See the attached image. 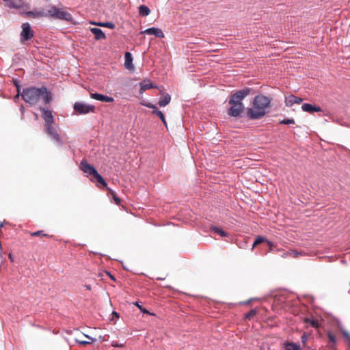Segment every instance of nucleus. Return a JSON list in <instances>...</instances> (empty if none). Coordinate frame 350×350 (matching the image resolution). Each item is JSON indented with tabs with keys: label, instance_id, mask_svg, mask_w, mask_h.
<instances>
[{
	"label": "nucleus",
	"instance_id": "f257e3e1",
	"mask_svg": "<svg viewBox=\"0 0 350 350\" xmlns=\"http://www.w3.org/2000/svg\"><path fill=\"white\" fill-rule=\"evenodd\" d=\"M250 94V89H242L232 94L228 100L230 107L228 110V115L232 117H239L244 110L243 100Z\"/></svg>",
	"mask_w": 350,
	"mask_h": 350
},
{
	"label": "nucleus",
	"instance_id": "f03ea898",
	"mask_svg": "<svg viewBox=\"0 0 350 350\" xmlns=\"http://www.w3.org/2000/svg\"><path fill=\"white\" fill-rule=\"evenodd\" d=\"M271 98L264 95H258L255 97L253 107L247 111V115L252 120L262 118L266 113V109L269 107Z\"/></svg>",
	"mask_w": 350,
	"mask_h": 350
},
{
	"label": "nucleus",
	"instance_id": "7ed1b4c3",
	"mask_svg": "<svg viewBox=\"0 0 350 350\" xmlns=\"http://www.w3.org/2000/svg\"><path fill=\"white\" fill-rule=\"evenodd\" d=\"M47 89H23L21 93L24 100L31 105L36 103L40 99L42 98L45 103H49L52 97L46 91Z\"/></svg>",
	"mask_w": 350,
	"mask_h": 350
},
{
	"label": "nucleus",
	"instance_id": "20e7f679",
	"mask_svg": "<svg viewBox=\"0 0 350 350\" xmlns=\"http://www.w3.org/2000/svg\"><path fill=\"white\" fill-rule=\"evenodd\" d=\"M45 16L67 21H70L72 19V16L69 12L60 10L55 5L51 6L48 10L47 13H45Z\"/></svg>",
	"mask_w": 350,
	"mask_h": 350
},
{
	"label": "nucleus",
	"instance_id": "39448f33",
	"mask_svg": "<svg viewBox=\"0 0 350 350\" xmlns=\"http://www.w3.org/2000/svg\"><path fill=\"white\" fill-rule=\"evenodd\" d=\"M74 113L77 116L85 115L95 111V106L81 102H76L73 106Z\"/></svg>",
	"mask_w": 350,
	"mask_h": 350
},
{
	"label": "nucleus",
	"instance_id": "423d86ee",
	"mask_svg": "<svg viewBox=\"0 0 350 350\" xmlns=\"http://www.w3.org/2000/svg\"><path fill=\"white\" fill-rule=\"evenodd\" d=\"M22 31L21 32V41L24 42L31 40L34 36L33 31L31 29L29 23H24L21 25Z\"/></svg>",
	"mask_w": 350,
	"mask_h": 350
},
{
	"label": "nucleus",
	"instance_id": "0eeeda50",
	"mask_svg": "<svg viewBox=\"0 0 350 350\" xmlns=\"http://www.w3.org/2000/svg\"><path fill=\"white\" fill-rule=\"evenodd\" d=\"M40 110L42 113V118L44 120V125L54 124L55 118L51 110L46 109L43 107H40Z\"/></svg>",
	"mask_w": 350,
	"mask_h": 350
},
{
	"label": "nucleus",
	"instance_id": "6e6552de",
	"mask_svg": "<svg viewBox=\"0 0 350 350\" xmlns=\"http://www.w3.org/2000/svg\"><path fill=\"white\" fill-rule=\"evenodd\" d=\"M80 169L85 174L92 175V176L97 172L95 167L89 164L86 160H82L80 163Z\"/></svg>",
	"mask_w": 350,
	"mask_h": 350
},
{
	"label": "nucleus",
	"instance_id": "1a4fd4ad",
	"mask_svg": "<svg viewBox=\"0 0 350 350\" xmlns=\"http://www.w3.org/2000/svg\"><path fill=\"white\" fill-rule=\"evenodd\" d=\"M142 105L148 108L152 109V113L156 114L161 119V120L163 122L165 125L167 124L164 114L163 113L162 111L159 110L154 105L150 103H142Z\"/></svg>",
	"mask_w": 350,
	"mask_h": 350
},
{
	"label": "nucleus",
	"instance_id": "9d476101",
	"mask_svg": "<svg viewBox=\"0 0 350 350\" xmlns=\"http://www.w3.org/2000/svg\"><path fill=\"white\" fill-rule=\"evenodd\" d=\"M142 33L148 34V35H154L157 38H163L164 34L161 29L155 28V27H150L148 29H146L144 31L142 32Z\"/></svg>",
	"mask_w": 350,
	"mask_h": 350
},
{
	"label": "nucleus",
	"instance_id": "9b49d317",
	"mask_svg": "<svg viewBox=\"0 0 350 350\" xmlns=\"http://www.w3.org/2000/svg\"><path fill=\"white\" fill-rule=\"evenodd\" d=\"M160 94H161V96H160L159 100L158 102V105L160 107H164L170 103L171 96L169 94L165 93L163 91L161 92Z\"/></svg>",
	"mask_w": 350,
	"mask_h": 350
},
{
	"label": "nucleus",
	"instance_id": "f8f14e48",
	"mask_svg": "<svg viewBox=\"0 0 350 350\" xmlns=\"http://www.w3.org/2000/svg\"><path fill=\"white\" fill-rule=\"evenodd\" d=\"M90 97L93 99H96L103 102L111 103L113 101V98L112 97L105 96L98 93H91Z\"/></svg>",
	"mask_w": 350,
	"mask_h": 350
},
{
	"label": "nucleus",
	"instance_id": "ddd939ff",
	"mask_svg": "<svg viewBox=\"0 0 350 350\" xmlns=\"http://www.w3.org/2000/svg\"><path fill=\"white\" fill-rule=\"evenodd\" d=\"M302 101V99L299 97H297L294 95H289L286 97L285 103L286 105L291 107L293 104L297 103L299 104Z\"/></svg>",
	"mask_w": 350,
	"mask_h": 350
},
{
	"label": "nucleus",
	"instance_id": "4468645a",
	"mask_svg": "<svg viewBox=\"0 0 350 350\" xmlns=\"http://www.w3.org/2000/svg\"><path fill=\"white\" fill-rule=\"evenodd\" d=\"M301 109L303 111L309 113L321 111V109L320 107L313 106L311 104L308 103H304V105H302Z\"/></svg>",
	"mask_w": 350,
	"mask_h": 350
},
{
	"label": "nucleus",
	"instance_id": "2eb2a0df",
	"mask_svg": "<svg viewBox=\"0 0 350 350\" xmlns=\"http://www.w3.org/2000/svg\"><path fill=\"white\" fill-rule=\"evenodd\" d=\"M90 31L94 35L96 40H105L106 36L104 32L99 28L93 27L90 29Z\"/></svg>",
	"mask_w": 350,
	"mask_h": 350
},
{
	"label": "nucleus",
	"instance_id": "dca6fc26",
	"mask_svg": "<svg viewBox=\"0 0 350 350\" xmlns=\"http://www.w3.org/2000/svg\"><path fill=\"white\" fill-rule=\"evenodd\" d=\"M132 62H133L132 55L129 52H126L125 55H124V66H125V68L129 70L133 68Z\"/></svg>",
	"mask_w": 350,
	"mask_h": 350
},
{
	"label": "nucleus",
	"instance_id": "f3484780",
	"mask_svg": "<svg viewBox=\"0 0 350 350\" xmlns=\"http://www.w3.org/2000/svg\"><path fill=\"white\" fill-rule=\"evenodd\" d=\"M29 234L31 237H38L40 238H42V237L51 238V237H53V235H49V234L45 233L44 230H38L36 232H29Z\"/></svg>",
	"mask_w": 350,
	"mask_h": 350
},
{
	"label": "nucleus",
	"instance_id": "a211bd4d",
	"mask_svg": "<svg viewBox=\"0 0 350 350\" xmlns=\"http://www.w3.org/2000/svg\"><path fill=\"white\" fill-rule=\"evenodd\" d=\"M29 17H42L45 16V13L43 11H29L25 13Z\"/></svg>",
	"mask_w": 350,
	"mask_h": 350
},
{
	"label": "nucleus",
	"instance_id": "6ab92c4d",
	"mask_svg": "<svg viewBox=\"0 0 350 350\" xmlns=\"http://www.w3.org/2000/svg\"><path fill=\"white\" fill-rule=\"evenodd\" d=\"M327 337L329 339V346L334 349L335 347L336 343V338L334 334H333L332 332H327Z\"/></svg>",
	"mask_w": 350,
	"mask_h": 350
},
{
	"label": "nucleus",
	"instance_id": "aec40b11",
	"mask_svg": "<svg viewBox=\"0 0 350 350\" xmlns=\"http://www.w3.org/2000/svg\"><path fill=\"white\" fill-rule=\"evenodd\" d=\"M139 12L140 15L146 16L150 13V10L146 5H142L139 7Z\"/></svg>",
	"mask_w": 350,
	"mask_h": 350
},
{
	"label": "nucleus",
	"instance_id": "412c9836",
	"mask_svg": "<svg viewBox=\"0 0 350 350\" xmlns=\"http://www.w3.org/2000/svg\"><path fill=\"white\" fill-rule=\"evenodd\" d=\"M48 135H49L53 140L57 142L59 144H62V138L59 135V134L57 133L56 129L53 131L52 133H49Z\"/></svg>",
	"mask_w": 350,
	"mask_h": 350
},
{
	"label": "nucleus",
	"instance_id": "4be33fe9",
	"mask_svg": "<svg viewBox=\"0 0 350 350\" xmlns=\"http://www.w3.org/2000/svg\"><path fill=\"white\" fill-rule=\"evenodd\" d=\"M93 178L97 181V183L102 185V186L107 187V183L105 182L104 178L101 176V175L98 173V172L94 174Z\"/></svg>",
	"mask_w": 350,
	"mask_h": 350
},
{
	"label": "nucleus",
	"instance_id": "5701e85b",
	"mask_svg": "<svg viewBox=\"0 0 350 350\" xmlns=\"http://www.w3.org/2000/svg\"><path fill=\"white\" fill-rule=\"evenodd\" d=\"M139 85V88H157V86H154L152 83L148 79L144 80L143 81L140 82Z\"/></svg>",
	"mask_w": 350,
	"mask_h": 350
},
{
	"label": "nucleus",
	"instance_id": "b1692460",
	"mask_svg": "<svg viewBox=\"0 0 350 350\" xmlns=\"http://www.w3.org/2000/svg\"><path fill=\"white\" fill-rule=\"evenodd\" d=\"M91 23L94 24V25H98V26H100V27H107V28H109V29H114L115 28V25L113 23H111V22L98 23Z\"/></svg>",
	"mask_w": 350,
	"mask_h": 350
},
{
	"label": "nucleus",
	"instance_id": "393cba45",
	"mask_svg": "<svg viewBox=\"0 0 350 350\" xmlns=\"http://www.w3.org/2000/svg\"><path fill=\"white\" fill-rule=\"evenodd\" d=\"M211 230L212 231H213L215 233L218 234L221 237H227L228 236V234L225 231H224L223 230H221L217 227L211 226Z\"/></svg>",
	"mask_w": 350,
	"mask_h": 350
},
{
	"label": "nucleus",
	"instance_id": "a878e982",
	"mask_svg": "<svg viewBox=\"0 0 350 350\" xmlns=\"http://www.w3.org/2000/svg\"><path fill=\"white\" fill-rule=\"evenodd\" d=\"M258 313V310L256 308L251 310L249 312L245 314V319L247 320H251L254 317H255Z\"/></svg>",
	"mask_w": 350,
	"mask_h": 350
},
{
	"label": "nucleus",
	"instance_id": "bb28decb",
	"mask_svg": "<svg viewBox=\"0 0 350 350\" xmlns=\"http://www.w3.org/2000/svg\"><path fill=\"white\" fill-rule=\"evenodd\" d=\"M286 350H300V345L293 342H288L286 345Z\"/></svg>",
	"mask_w": 350,
	"mask_h": 350
},
{
	"label": "nucleus",
	"instance_id": "cd10ccee",
	"mask_svg": "<svg viewBox=\"0 0 350 350\" xmlns=\"http://www.w3.org/2000/svg\"><path fill=\"white\" fill-rule=\"evenodd\" d=\"M107 190L109 191L112 198L114 200V202L117 205H119L120 204L121 200L116 196V193L113 190L109 188H107Z\"/></svg>",
	"mask_w": 350,
	"mask_h": 350
},
{
	"label": "nucleus",
	"instance_id": "c85d7f7f",
	"mask_svg": "<svg viewBox=\"0 0 350 350\" xmlns=\"http://www.w3.org/2000/svg\"><path fill=\"white\" fill-rule=\"evenodd\" d=\"M55 130V128L53 126V124L44 125V131L49 135Z\"/></svg>",
	"mask_w": 350,
	"mask_h": 350
},
{
	"label": "nucleus",
	"instance_id": "c756f323",
	"mask_svg": "<svg viewBox=\"0 0 350 350\" xmlns=\"http://www.w3.org/2000/svg\"><path fill=\"white\" fill-rule=\"evenodd\" d=\"M266 241H267L266 239H265V238H263L262 237H258L255 239V241H254V242L253 243L252 247H254L255 246H256L257 245H258V244H260V243H261L262 242H266Z\"/></svg>",
	"mask_w": 350,
	"mask_h": 350
},
{
	"label": "nucleus",
	"instance_id": "7c9ffc66",
	"mask_svg": "<svg viewBox=\"0 0 350 350\" xmlns=\"http://www.w3.org/2000/svg\"><path fill=\"white\" fill-rule=\"evenodd\" d=\"M266 243H267V245L269 247V252H274V251L280 252V249L275 248L274 244L272 242H271L269 241H266Z\"/></svg>",
	"mask_w": 350,
	"mask_h": 350
},
{
	"label": "nucleus",
	"instance_id": "2f4dec72",
	"mask_svg": "<svg viewBox=\"0 0 350 350\" xmlns=\"http://www.w3.org/2000/svg\"><path fill=\"white\" fill-rule=\"evenodd\" d=\"M342 335L345 337V340L348 342L349 346L350 347V334L348 332H347L346 330H342Z\"/></svg>",
	"mask_w": 350,
	"mask_h": 350
},
{
	"label": "nucleus",
	"instance_id": "473e14b6",
	"mask_svg": "<svg viewBox=\"0 0 350 350\" xmlns=\"http://www.w3.org/2000/svg\"><path fill=\"white\" fill-rule=\"evenodd\" d=\"M295 123V120L293 119H284L281 121H280V124H294Z\"/></svg>",
	"mask_w": 350,
	"mask_h": 350
},
{
	"label": "nucleus",
	"instance_id": "72a5a7b5",
	"mask_svg": "<svg viewBox=\"0 0 350 350\" xmlns=\"http://www.w3.org/2000/svg\"><path fill=\"white\" fill-rule=\"evenodd\" d=\"M306 322H308L310 323V324L313 327H319V323H318V321L317 320H310V319H306Z\"/></svg>",
	"mask_w": 350,
	"mask_h": 350
},
{
	"label": "nucleus",
	"instance_id": "f704fd0d",
	"mask_svg": "<svg viewBox=\"0 0 350 350\" xmlns=\"http://www.w3.org/2000/svg\"><path fill=\"white\" fill-rule=\"evenodd\" d=\"M6 5L10 8H14L19 7V5L18 4H16L13 0H11V1H8L6 3Z\"/></svg>",
	"mask_w": 350,
	"mask_h": 350
},
{
	"label": "nucleus",
	"instance_id": "c9c22d12",
	"mask_svg": "<svg viewBox=\"0 0 350 350\" xmlns=\"http://www.w3.org/2000/svg\"><path fill=\"white\" fill-rule=\"evenodd\" d=\"M135 305L137 306L143 313L145 314H150L146 309L143 308L137 302L135 303Z\"/></svg>",
	"mask_w": 350,
	"mask_h": 350
},
{
	"label": "nucleus",
	"instance_id": "e433bc0d",
	"mask_svg": "<svg viewBox=\"0 0 350 350\" xmlns=\"http://www.w3.org/2000/svg\"><path fill=\"white\" fill-rule=\"evenodd\" d=\"M290 252H291V256H293L294 258H297L299 255H301L300 252H298L296 250H291Z\"/></svg>",
	"mask_w": 350,
	"mask_h": 350
},
{
	"label": "nucleus",
	"instance_id": "4c0bfd02",
	"mask_svg": "<svg viewBox=\"0 0 350 350\" xmlns=\"http://www.w3.org/2000/svg\"><path fill=\"white\" fill-rule=\"evenodd\" d=\"M111 346L112 347H119V348H121V347H124V344H118L117 342H113L111 343Z\"/></svg>",
	"mask_w": 350,
	"mask_h": 350
},
{
	"label": "nucleus",
	"instance_id": "58836bf2",
	"mask_svg": "<svg viewBox=\"0 0 350 350\" xmlns=\"http://www.w3.org/2000/svg\"><path fill=\"white\" fill-rule=\"evenodd\" d=\"M291 256V252H290V251H288V252L283 253L282 255V258H287V257Z\"/></svg>",
	"mask_w": 350,
	"mask_h": 350
},
{
	"label": "nucleus",
	"instance_id": "ea45409f",
	"mask_svg": "<svg viewBox=\"0 0 350 350\" xmlns=\"http://www.w3.org/2000/svg\"><path fill=\"white\" fill-rule=\"evenodd\" d=\"M78 342L81 345H89L90 344L91 342H89V341H83V340H78Z\"/></svg>",
	"mask_w": 350,
	"mask_h": 350
},
{
	"label": "nucleus",
	"instance_id": "a19ab883",
	"mask_svg": "<svg viewBox=\"0 0 350 350\" xmlns=\"http://www.w3.org/2000/svg\"><path fill=\"white\" fill-rule=\"evenodd\" d=\"M20 90H21V89H19V88H17V89H16L17 94H16V95L14 96V99H16V98H18L19 97V94H20V93H21V92H20Z\"/></svg>",
	"mask_w": 350,
	"mask_h": 350
},
{
	"label": "nucleus",
	"instance_id": "79ce46f5",
	"mask_svg": "<svg viewBox=\"0 0 350 350\" xmlns=\"http://www.w3.org/2000/svg\"><path fill=\"white\" fill-rule=\"evenodd\" d=\"M106 273L110 277V278L113 280H116L114 277L108 271H106Z\"/></svg>",
	"mask_w": 350,
	"mask_h": 350
},
{
	"label": "nucleus",
	"instance_id": "37998d69",
	"mask_svg": "<svg viewBox=\"0 0 350 350\" xmlns=\"http://www.w3.org/2000/svg\"><path fill=\"white\" fill-rule=\"evenodd\" d=\"M307 337L305 334H304L302 336H301V340L303 342H305L306 340Z\"/></svg>",
	"mask_w": 350,
	"mask_h": 350
},
{
	"label": "nucleus",
	"instance_id": "c03bdc74",
	"mask_svg": "<svg viewBox=\"0 0 350 350\" xmlns=\"http://www.w3.org/2000/svg\"><path fill=\"white\" fill-rule=\"evenodd\" d=\"M88 338H89L90 340H91L92 342H94L96 341V339L95 338H93L90 336H85Z\"/></svg>",
	"mask_w": 350,
	"mask_h": 350
},
{
	"label": "nucleus",
	"instance_id": "a18cd8bd",
	"mask_svg": "<svg viewBox=\"0 0 350 350\" xmlns=\"http://www.w3.org/2000/svg\"><path fill=\"white\" fill-rule=\"evenodd\" d=\"M85 288L88 290H90L91 289V287L90 285H85Z\"/></svg>",
	"mask_w": 350,
	"mask_h": 350
},
{
	"label": "nucleus",
	"instance_id": "49530a36",
	"mask_svg": "<svg viewBox=\"0 0 350 350\" xmlns=\"http://www.w3.org/2000/svg\"><path fill=\"white\" fill-rule=\"evenodd\" d=\"M9 258L11 259V260L12 261V255L11 254H9Z\"/></svg>",
	"mask_w": 350,
	"mask_h": 350
},
{
	"label": "nucleus",
	"instance_id": "de8ad7c7",
	"mask_svg": "<svg viewBox=\"0 0 350 350\" xmlns=\"http://www.w3.org/2000/svg\"><path fill=\"white\" fill-rule=\"evenodd\" d=\"M3 1L6 2V3L8 2V1H11V0H3Z\"/></svg>",
	"mask_w": 350,
	"mask_h": 350
},
{
	"label": "nucleus",
	"instance_id": "09e8293b",
	"mask_svg": "<svg viewBox=\"0 0 350 350\" xmlns=\"http://www.w3.org/2000/svg\"><path fill=\"white\" fill-rule=\"evenodd\" d=\"M14 85L16 88H19L18 85H17V83L16 82H14Z\"/></svg>",
	"mask_w": 350,
	"mask_h": 350
},
{
	"label": "nucleus",
	"instance_id": "8fccbe9b",
	"mask_svg": "<svg viewBox=\"0 0 350 350\" xmlns=\"http://www.w3.org/2000/svg\"><path fill=\"white\" fill-rule=\"evenodd\" d=\"M113 313H114L115 316L118 317V314L117 312H114Z\"/></svg>",
	"mask_w": 350,
	"mask_h": 350
}]
</instances>
